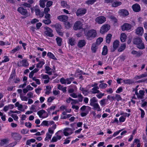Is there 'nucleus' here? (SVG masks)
<instances>
[{"label": "nucleus", "mask_w": 147, "mask_h": 147, "mask_svg": "<svg viewBox=\"0 0 147 147\" xmlns=\"http://www.w3.org/2000/svg\"><path fill=\"white\" fill-rule=\"evenodd\" d=\"M133 42L134 44L136 45L137 48L139 49H143L145 48L144 43L140 37H138L134 38Z\"/></svg>", "instance_id": "1"}, {"label": "nucleus", "mask_w": 147, "mask_h": 147, "mask_svg": "<svg viewBox=\"0 0 147 147\" xmlns=\"http://www.w3.org/2000/svg\"><path fill=\"white\" fill-rule=\"evenodd\" d=\"M96 30L92 29L85 33V35L88 40H91L96 36Z\"/></svg>", "instance_id": "2"}, {"label": "nucleus", "mask_w": 147, "mask_h": 147, "mask_svg": "<svg viewBox=\"0 0 147 147\" xmlns=\"http://www.w3.org/2000/svg\"><path fill=\"white\" fill-rule=\"evenodd\" d=\"M55 136H54L51 140V142H56L57 140H60L63 136V132L62 131L59 130L56 132L55 134Z\"/></svg>", "instance_id": "3"}, {"label": "nucleus", "mask_w": 147, "mask_h": 147, "mask_svg": "<svg viewBox=\"0 0 147 147\" xmlns=\"http://www.w3.org/2000/svg\"><path fill=\"white\" fill-rule=\"evenodd\" d=\"M106 21V18L103 16H100L96 18L95 19L96 23L98 24H102Z\"/></svg>", "instance_id": "4"}, {"label": "nucleus", "mask_w": 147, "mask_h": 147, "mask_svg": "<svg viewBox=\"0 0 147 147\" xmlns=\"http://www.w3.org/2000/svg\"><path fill=\"white\" fill-rule=\"evenodd\" d=\"M37 114L40 118L42 119L47 118L49 116L48 113L43 109L38 111L37 112Z\"/></svg>", "instance_id": "5"}, {"label": "nucleus", "mask_w": 147, "mask_h": 147, "mask_svg": "<svg viewBox=\"0 0 147 147\" xmlns=\"http://www.w3.org/2000/svg\"><path fill=\"white\" fill-rule=\"evenodd\" d=\"M18 66L27 67L29 65V63L26 59L22 60L18 62L17 63Z\"/></svg>", "instance_id": "6"}, {"label": "nucleus", "mask_w": 147, "mask_h": 147, "mask_svg": "<svg viewBox=\"0 0 147 147\" xmlns=\"http://www.w3.org/2000/svg\"><path fill=\"white\" fill-rule=\"evenodd\" d=\"M110 26L108 24L103 25L101 27L100 32L101 34H103L108 31L110 29Z\"/></svg>", "instance_id": "7"}, {"label": "nucleus", "mask_w": 147, "mask_h": 147, "mask_svg": "<svg viewBox=\"0 0 147 147\" xmlns=\"http://www.w3.org/2000/svg\"><path fill=\"white\" fill-rule=\"evenodd\" d=\"M145 91L143 90H140L138 93L137 90L135 92V94L136 95L138 98L141 99L144 98V96Z\"/></svg>", "instance_id": "8"}, {"label": "nucleus", "mask_w": 147, "mask_h": 147, "mask_svg": "<svg viewBox=\"0 0 147 147\" xmlns=\"http://www.w3.org/2000/svg\"><path fill=\"white\" fill-rule=\"evenodd\" d=\"M86 11L87 10L86 9L80 8L77 10L76 12V14L78 16H82L85 14Z\"/></svg>", "instance_id": "9"}, {"label": "nucleus", "mask_w": 147, "mask_h": 147, "mask_svg": "<svg viewBox=\"0 0 147 147\" xmlns=\"http://www.w3.org/2000/svg\"><path fill=\"white\" fill-rule=\"evenodd\" d=\"M18 11L22 15L27 16L28 15L27 11L26 9L23 7H19L18 8Z\"/></svg>", "instance_id": "10"}, {"label": "nucleus", "mask_w": 147, "mask_h": 147, "mask_svg": "<svg viewBox=\"0 0 147 147\" xmlns=\"http://www.w3.org/2000/svg\"><path fill=\"white\" fill-rule=\"evenodd\" d=\"M82 24L81 22L79 21H77L75 22L74 26V29L76 30L78 29L82 28Z\"/></svg>", "instance_id": "11"}, {"label": "nucleus", "mask_w": 147, "mask_h": 147, "mask_svg": "<svg viewBox=\"0 0 147 147\" xmlns=\"http://www.w3.org/2000/svg\"><path fill=\"white\" fill-rule=\"evenodd\" d=\"M45 30L44 32L45 34L49 37H53L54 36L53 34L52 30L50 28L47 27L45 28Z\"/></svg>", "instance_id": "12"}, {"label": "nucleus", "mask_w": 147, "mask_h": 147, "mask_svg": "<svg viewBox=\"0 0 147 147\" xmlns=\"http://www.w3.org/2000/svg\"><path fill=\"white\" fill-rule=\"evenodd\" d=\"M119 41L117 40H115L113 42V48L111 49V52H114L117 49L119 45Z\"/></svg>", "instance_id": "13"}, {"label": "nucleus", "mask_w": 147, "mask_h": 147, "mask_svg": "<svg viewBox=\"0 0 147 147\" xmlns=\"http://www.w3.org/2000/svg\"><path fill=\"white\" fill-rule=\"evenodd\" d=\"M12 137L16 140H20L21 138L22 137L19 134L16 133H12L11 134Z\"/></svg>", "instance_id": "14"}, {"label": "nucleus", "mask_w": 147, "mask_h": 147, "mask_svg": "<svg viewBox=\"0 0 147 147\" xmlns=\"http://www.w3.org/2000/svg\"><path fill=\"white\" fill-rule=\"evenodd\" d=\"M57 19L59 21L65 22L68 20V17L67 16L62 15L58 16Z\"/></svg>", "instance_id": "15"}, {"label": "nucleus", "mask_w": 147, "mask_h": 147, "mask_svg": "<svg viewBox=\"0 0 147 147\" xmlns=\"http://www.w3.org/2000/svg\"><path fill=\"white\" fill-rule=\"evenodd\" d=\"M63 134L65 136L71 134L73 133L72 129L69 128H66L65 129L63 130Z\"/></svg>", "instance_id": "16"}, {"label": "nucleus", "mask_w": 147, "mask_h": 147, "mask_svg": "<svg viewBox=\"0 0 147 147\" xmlns=\"http://www.w3.org/2000/svg\"><path fill=\"white\" fill-rule=\"evenodd\" d=\"M144 33V29L141 27H138L136 30L135 33L138 36H142Z\"/></svg>", "instance_id": "17"}, {"label": "nucleus", "mask_w": 147, "mask_h": 147, "mask_svg": "<svg viewBox=\"0 0 147 147\" xmlns=\"http://www.w3.org/2000/svg\"><path fill=\"white\" fill-rule=\"evenodd\" d=\"M131 24L125 23L121 26V29L122 30L124 31L125 30H128L131 29Z\"/></svg>", "instance_id": "18"}, {"label": "nucleus", "mask_w": 147, "mask_h": 147, "mask_svg": "<svg viewBox=\"0 0 147 147\" xmlns=\"http://www.w3.org/2000/svg\"><path fill=\"white\" fill-rule=\"evenodd\" d=\"M133 10L136 12H138L140 11L141 8L139 4L137 3H135L132 6Z\"/></svg>", "instance_id": "19"}, {"label": "nucleus", "mask_w": 147, "mask_h": 147, "mask_svg": "<svg viewBox=\"0 0 147 147\" xmlns=\"http://www.w3.org/2000/svg\"><path fill=\"white\" fill-rule=\"evenodd\" d=\"M41 76L42 79L45 80L44 82L45 84H47L49 82L50 78L47 75L42 74Z\"/></svg>", "instance_id": "20"}, {"label": "nucleus", "mask_w": 147, "mask_h": 147, "mask_svg": "<svg viewBox=\"0 0 147 147\" xmlns=\"http://www.w3.org/2000/svg\"><path fill=\"white\" fill-rule=\"evenodd\" d=\"M131 53L134 55H135L136 57H139L141 56L143 53L141 51H137L135 50H133L131 51Z\"/></svg>", "instance_id": "21"}, {"label": "nucleus", "mask_w": 147, "mask_h": 147, "mask_svg": "<svg viewBox=\"0 0 147 147\" xmlns=\"http://www.w3.org/2000/svg\"><path fill=\"white\" fill-rule=\"evenodd\" d=\"M35 12L36 15L38 16L40 18L44 16V13L41 12L40 9L38 8H35Z\"/></svg>", "instance_id": "22"}, {"label": "nucleus", "mask_w": 147, "mask_h": 147, "mask_svg": "<svg viewBox=\"0 0 147 147\" xmlns=\"http://www.w3.org/2000/svg\"><path fill=\"white\" fill-rule=\"evenodd\" d=\"M45 64V61L44 59H41L38 63L36 64V67L37 68H41Z\"/></svg>", "instance_id": "23"}, {"label": "nucleus", "mask_w": 147, "mask_h": 147, "mask_svg": "<svg viewBox=\"0 0 147 147\" xmlns=\"http://www.w3.org/2000/svg\"><path fill=\"white\" fill-rule=\"evenodd\" d=\"M86 42L84 40H79L78 44V46L79 48H81L84 46L86 44Z\"/></svg>", "instance_id": "24"}, {"label": "nucleus", "mask_w": 147, "mask_h": 147, "mask_svg": "<svg viewBox=\"0 0 147 147\" xmlns=\"http://www.w3.org/2000/svg\"><path fill=\"white\" fill-rule=\"evenodd\" d=\"M99 87H93L91 89L90 92L92 94H96L99 92L100 91L98 90Z\"/></svg>", "instance_id": "25"}, {"label": "nucleus", "mask_w": 147, "mask_h": 147, "mask_svg": "<svg viewBox=\"0 0 147 147\" xmlns=\"http://www.w3.org/2000/svg\"><path fill=\"white\" fill-rule=\"evenodd\" d=\"M91 106L93 107V109L97 111H99L101 110V109L98 103H95Z\"/></svg>", "instance_id": "26"}, {"label": "nucleus", "mask_w": 147, "mask_h": 147, "mask_svg": "<svg viewBox=\"0 0 147 147\" xmlns=\"http://www.w3.org/2000/svg\"><path fill=\"white\" fill-rule=\"evenodd\" d=\"M16 76V71L15 69H12L11 74L10 75V77L8 79L9 81L12 80V79H13L15 78Z\"/></svg>", "instance_id": "27"}, {"label": "nucleus", "mask_w": 147, "mask_h": 147, "mask_svg": "<svg viewBox=\"0 0 147 147\" xmlns=\"http://www.w3.org/2000/svg\"><path fill=\"white\" fill-rule=\"evenodd\" d=\"M120 11V14L122 16H128L129 14L128 11L126 9H122Z\"/></svg>", "instance_id": "28"}, {"label": "nucleus", "mask_w": 147, "mask_h": 147, "mask_svg": "<svg viewBox=\"0 0 147 147\" xmlns=\"http://www.w3.org/2000/svg\"><path fill=\"white\" fill-rule=\"evenodd\" d=\"M91 108L88 106L84 105L80 108L82 112L89 111H90Z\"/></svg>", "instance_id": "29"}, {"label": "nucleus", "mask_w": 147, "mask_h": 147, "mask_svg": "<svg viewBox=\"0 0 147 147\" xmlns=\"http://www.w3.org/2000/svg\"><path fill=\"white\" fill-rule=\"evenodd\" d=\"M9 140L8 138L4 139L1 140L0 142V145L1 146H3L4 145L9 142Z\"/></svg>", "instance_id": "30"}, {"label": "nucleus", "mask_w": 147, "mask_h": 147, "mask_svg": "<svg viewBox=\"0 0 147 147\" xmlns=\"http://www.w3.org/2000/svg\"><path fill=\"white\" fill-rule=\"evenodd\" d=\"M97 101V100L95 97H94L90 99V105L91 106L92 105L94 104L95 103H96Z\"/></svg>", "instance_id": "31"}, {"label": "nucleus", "mask_w": 147, "mask_h": 147, "mask_svg": "<svg viewBox=\"0 0 147 147\" xmlns=\"http://www.w3.org/2000/svg\"><path fill=\"white\" fill-rule=\"evenodd\" d=\"M52 26L55 27L57 32H59L62 28L61 25L58 24H56Z\"/></svg>", "instance_id": "32"}, {"label": "nucleus", "mask_w": 147, "mask_h": 147, "mask_svg": "<svg viewBox=\"0 0 147 147\" xmlns=\"http://www.w3.org/2000/svg\"><path fill=\"white\" fill-rule=\"evenodd\" d=\"M45 69L46 71L45 72V73L46 74H48L49 75H51L52 74V72L50 71L51 69L49 66H45Z\"/></svg>", "instance_id": "33"}, {"label": "nucleus", "mask_w": 147, "mask_h": 147, "mask_svg": "<svg viewBox=\"0 0 147 147\" xmlns=\"http://www.w3.org/2000/svg\"><path fill=\"white\" fill-rule=\"evenodd\" d=\"M68 43L71 46H73L75 44L76 41L74 38H70L69 40Z\"/></svg>", "instance_id": "34"}, {"label": "nucleus", "mask_w": 147, "mask_h": 147, "mask_svg": "<svg viewBox=\"0 0 147 147\" xmlns=\"http://www.w3.org/2000/svg\"><path fill=\"white\" fill-rule=\"evenodd\" d=\"M47 56L49 58L57 60V59L55 57L54 55L51 52H48L47 53Z\"/></svg>", "instance_id": "35"}, {"label": "nucleus", "mask_w": 147, "mask_h": 147, "mask_svg": "<svg viewBox=\"0 0 147 147\" xmlns=\"http://www.w3.org/2000/svg\"><path fill=\"white\" fill-rule=\"evenodd\" d=\"M48 0H40L39 5L42 8H44L45 6V3Z\"/></svg>", "instance_id": "36"}, {"label": "nucleus", "mask_w": 147, "mask_h": 147, "mask_svg": "<svg viewBox=\"0 0 147 147\" xmlns=\"http://www.w3.org/2000/svg\"><path fill=\"white\" fill-rule=\"evenodd\" d=\"M127 36L124 33H122L120 36V39L121 42H124Z\"/></svg>", "instance_id": "37"}, {"label": "nucleus", "mask_w": 147, "mask_h": 147, "mask_svg": "<svg viewBox=\"0 0 147 147\" xmlns=\"http://www.w3.org/2000/svg\"><path fill=\"white\" fill-rule=\"evenodd\" d=\"M56 40L57 45L59 46H61L62 42L61 38L59 37H57L56 38Z\"/></svg>", "instance_id": "38"}, {"label": "nucleus", "mask_w": 147, "mask_h": 147, "mask_svg": "<svg viewBox=\"0 0 147 147\" xmlns=\"http://www.w3.org/2000/svg\"><path fill=\"white\" fill-rule=\"evenodd\" d=\"M107 47L106 46H104L102 49V55H106L107 53Z\"/></svg>", "instance_id": "39"}, {"label": "nucleus", "mask_w": 147, "mask_h": 147, "mask_svg": "<svg viewBox=\"0 0 147 147\" xmlns=\"http://www.w3.org/2000/svg\"><path fill=\"white\" fill-rule=\"evenodd\" d=\"M126 47V44L124 43L121 45L120 47L119 48L118 51L119 52H121L124 50Z\"/></svg>", "instance_id": "40"}, {"label": "nucleus", "mask_w": 147, "mask_h": 147, "mask_svg": "<svg viewBox=\"0 0 147 147\" xmlns=\"http://www.w3.org/2000/svg\"><path fill=\"white\" fill-rule=\"evenodd\" d=\"M21 48V47H20L19 46H17L11 51V53L13 54L16 51H19Z\"/></svg>", "instance_id": "41"}, {"label": "nucleus", "mask_w": 147, "mask_h": 147, "mask_svg": "<svg viewBox=\"0 0 147 147\" xmlns=\"http://www.w3.org/2000/svg\"><path fill=\"white\" fill-rule=\"evenodd\" d=\"M121 4V3L120 1H115L113 3L112 6L114 7H116L120 5Z\"/></svg>", "instance_id": "42"}, {"label": "nucleus", "mask_w": 147, "mask_h": 147, "mask_svg": "<svg viewBox=\"0 0 147 147\" xmlns=\"http://www.w3.org/2000/svg\"><path fill=\"white\" fill-rule=\"evenodd\" d=\"M123 81L124 83L126 84H131L133 82V80L130 79L123 80Z\"/></svg>", "instance_id": "43"}, {"label": "nucleus", "mask_w": 147, "mask_h": 147, "mask_svg": "<svg viewBox=\"0 0 147 147\" xmlns=\"http://www.w3.org/2000/svg\"><path fill=\"white\" fill-rule=\"evenodd\" d=\"M45 89V93L46 94H49L50 93V91L51 89V87L50 86H46Z\"/></svg>", "instance_id": "44"}, {"label": "nucleus", "mask_w": 147, "mask_h": 147, "mask_svg": "<svg viewBox=\"0 0 147 147\" xmlns=\"http://www.w3.org/2000/svg\"><path fill=\"white\" fill-rule=\"evenodd\" d=\"M112 35L110 34H108L106 37V42L109 43L110 42Z\"/></svg>", "instance_id": "45"}, {"label": "nucleus", "mask_w": 147, "mask_h": 147, "mask_svg": "<svg viewBox=\"0 0 147 147\" xmlns=\"http://www.w3.org/2000/svg\"><path fill=\"white\" fill-rule=\"evenodd\" d=\"M52 134H50L49 133H47L46 134V137L45 139V140L46 141L48 140V141L49 140L51 139L52 137Z\"/></svg>", "instance_id": "46"}, {"label": "nucleus", "mask_w": 147, "mask_h": 147, "mask_svg": "<svg viewBox=\"0 0 147 147\" xmlns=\"http://www.w3.org/2000/svg\"><path fill=\"white\" fill-rule=\"evenodd\" d=\"M96 0H88L86 1V3L88 5H92L96 2Z\"/></svg>", "instance_id": "47"}, {"label": "nucleus", "mask_w": 147, "mask_h": 147, "mask_svg": "<svg viewBox=\"0 0 147 147\" xmlns=\"http://www.w3.org/2000/svg\"><path fill=\"white\" fill-rule=\"evenodd\" d=\"M64 25L66 28L67 29L70 28L72 26V25L70 24V23L69 22L67 21L65 22Z\"/></svg>", "instance_id": "48"}, {"label": "nucleus", "mask_w": 147, "mask_h": 147, "mask_svg": "<svg viewBox=\"0 0 147 147\" xmlns=\"http://www.w3.org/2000/svg\"><path fill=\"white\" fill-rule=\"evenodd\" d=\"M74 80V78L72 77L67 78L66 79V82L67 84H70L71 81Z\"/></svg>", "instance_id": "49"}, {"label": "nucleus", "mask_w": 147, "mask_h": 147, "mask_svg": "<svg viewBox=\"0 0 147 147\" xmlns=\"http://www.w3.org/2000/svg\"><path fill=\"white\" fill-rule=\"evenodd\" d=\"M147 77V72L145 73L142 74L140 75L139 76H136V78L137 79H139L142 78L146 77Z\"/></svg>", "instance_id": "50"}, {"label": "nucleus", "mask_w": 147, "mask_h": 147, "mask_svg": "<svg viewBox=\"0 0 147 147\" xmlns=\"http://www.w3.org/2000/svg\"><path fill=\"white\" fill-rule=\"evenodd\" d=\"M106 99H105L101 100L99 102L100 105L102 107L105 106L106 104Z\"/></svg>", "instance_id": "51"}, {"label": "nucleus", "mask_w": 147, "mask_h": 147, "mask_svg": "<svg viewBox=\"0 0 147 147\" xmlns=\"http://www.w3.org/2000/svg\"><path fill=\"white\" fill-rule=\"evenodd\" d=\"M97 49L96 45L95 44H92L91 47V50L92 52L95 53Z\"/></svg>", "instance_id": "52"}, {"label": "nucleus", "mask_w": 147, "mask_h": 147, "mask_svg": "<svg viewBox=\"0 0 147 147\" xmlns=\"http://www.w3.org/2000/svg\"><path fill=\"white\" fill-rule=\"evenodd\" d=\"M107 85L106 83H101L99 85V87L101 89H103L106 88Z\"/></svg>", "instance_id": "53"}, {"label": "nucleus", "mask_w": 147, "mask_h": 147, "mask_svg": "<svg viewBox=\"0 0 147 147\" xmlns=\"http://www.w3.org/2000/svg\"><path fill=\"white\" fill-rule=\"evenodd\" d=\"M107 99H109L111 101L115 100V97L113 96L109 95L107 96Z\"/></svg>", "instance_id": "54"}, {"label": "nucleus", "mask_w": 147, "mask_h": 147, "mask_svg": "<svg viewBox=\"0 0 147 147\" xmlns=\"http://www.w3.org/2000/svg\"><path fill=\"white\" fill-rule=\"evenodd\" d=\"M42 22L46 24H49L51 23V21L50 19H47L42 21Z\"/></svg>", "instance_id": "55"}, {"label": "nucleus", "mask_w": 147, "mask_h": 147, "mask_svg": "<svg viewBox=\"0 0 147 147\" xmlns=\"http://www.w3.org/2000/svg\"><path fill=\"white\" fill-rule=\"evenodd\" d=\"M103 39L102 38L99 37L96 40V43L99 45L103 41Z\"/></svg>", "instance_id": "56"}, {"label": "nucleus", "mask_w": 147, "mask_h": 147, "mask_svg": "<svg viewBox=\"0 0 147 147\" xmlns=\"http://www.w3.org/2000/svg\"><path fill=\"white\" fill-rule=\"evenodd\" d=\"M99 94L96 95V96L99 99L101 98L102 96H103L105 94L104 93H102L100 91L99 92H98Z\"/></svg>", "instance_id": "57"}, {"label": "nucleus", "mask_w": 147, "mask_h": 147, "mask_svg": "<svg viewBox=\"0 0 147 147\" xmlns=\"http://www.w3.org/2000/svg\"><path fill=\"white\" fill-rule=\"evenodd\" d=\"M36 105H32L30 108V110H32L33 112H36L37 111L36 109Z\"/></svg>", "instance_id": "58"}, {"label": "nucleus", "mask_w": 147, "mask_h": 147, "mask_svg": "<svg viewBox=\"0 0 147 147\" xmlns=\"http://www.w3.org/2000/svg\"><path fill=\"white\" fill-rule=\"evenodd\" d=\"M56 108L55 106H52L49 108H48L47 109V111L49 113H50V111L51 110H54Z\"/></svg>", "instance_id": "59"}, {"label": "nucleus", "mask_w": 147, "mask_h": 147, "mask_svg": "<svg viewBox=\"0 0 147 147\" xmlns=\"http://www.w3.org/2000/svg\"><path fill=\"white\" fill-rule=\"evenodd\" d=\"M115 100L116 99L117 101H119L122 99V98L120 95L117 94H116L115 95Z\"/></svg>", "instance_id": "60"}, {"label": "nucleus", "mask_w": 147, "mask_h": 147, "mask_svg": "<svg viewBox=\"0 0 147 147\" xmlns=\"http://www.w3.org/2000/svg\"><path fill=\"white\" fill-rule=\"evenodd\" d=\"M32 79L34 81L36 82V84L38 85L40 84V83L39 79L36 78V77H33V78H32Z\"/></svg>", "instance_id": "61"}, {"label": "nucleus", "mask_w": 147, "mask_h": 147, "mask_svg": "<svg viewBox=\"0 0 147 147\" xmlns=\"http://www.w3.org/2000/svg\"><path fill=\"white\" fill-rule=\"evenodd\" d=\"M22 5L26 7H30L31 6V5L30 4L25 2L23 3Z\"/></svg>", "instance_id": "62"}, {"label": "nucleus", "mask_w": 147, "mask_h": 147, "mask_svg": "<svg viewBox=\"0 0 147 147\" xmlns=\"http://www.w3.org/2000/svg\"><path fill=\"white\" fill-rule=\"evenodd\" d=\"M78 100L72 99L71 102V104L72 105H75L76 104L78 103Z\"/></svg>", "instance_id": "63"}, {"label": "nucleus", "mask_w": 147, "mask_h": 147, "mask_svg": "<svg viewBox=\"0 0 147 147\" xmlns=\"http://www.w3.org/2000/svg\"><path fill=\"white\" fill-rule=\"evenodd\" d=\"M126 119V117L123 116H121L119 118V121L120 122H124Z\"/></svg>", "instance_id": "64"}]
</instances>
